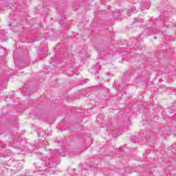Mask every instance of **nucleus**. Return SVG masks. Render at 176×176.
I'll return each mask as SVG.
<instances>
[{
    "label": "nucleus",
    "mask_w": 176,
    "mask_h": 176,
    "mask_svg": "<svg viewBox=\"0 0 176 176\" xmlns=\"http://www.w3.org/2000/svg\"><path fill=\"white\" fill-rule=\"evenodd\" d=\"M60 157V151L58 149H56L52 153V155L51 157V160L48 162V166L50 168H53L54 167H56L57 166V164L56 162H53L54 160H57L58 157Z\"/></svg>",
    "instance_id": "nucleus-2"
},
{
    "label": "nucleus",
    "mask_w": 176,
    "mask_h": 176,
    "mask_svg": "<svg viewBox=\"0 0 176 176\" xmlns=\"http://www.w3.org/2000/svg\"><path fill=\"white\" fill-rule=\"evenodd\" d=\"M89 96H90V94H85V97H89Z\"/></svg>",
    "instance_id": "nucleus-21"
},
{
    "label": "nucleus",
    "mask_w": 176,
    "mask_h": 176,
    "mask_svg": "<svg viewBox=\"0 0 176 176\" xmlns=\"http://www.w3.org/2000/svg\"><path fill=\"white\" fill-rule=\"evenodd\" d=\"M87 82H89L88 79L83 80L81 82V85H85V83H87Z\"/></svg>",
    "instance_id": "nucleus-16"
},
{
    "label": "nucleus",
    "mask_w": 176,
    "mask_h": 176,
    "mask_svg": "<svg viewBox=\"0 0 176 176\" xmlns=\"http://www.w3.org/2000/svg\"><path fill=\"white\" fill-rule=\"evenodd\" d=\"M131 140L132 141H133V142H140V141H145V140H146V138H145V137H142V132L139 133V138H138L137 136H132L131 137Z\"/></svg>",
    "instance_id": "nucleus-3"
},
{
    "label": "nucleus",
    "mask_w": 176,
    "mask_h": 176,
    "mask_svg": "<svg viewBox=\"0 0 176 176\" xmlns=\"http://www.w3.org/2000/svg\"><path fill=\"white\" fill-rule=\"evenodd\" d=\"M27 94H28V89H26V91L23 94V96H27Z\"/></svg>",
    "instance_id": "nucleus-19"
},
{
    "label": "nucleus",
    "mask_w": 176,
    "mask_h": 176,
    "mask_svg": "<svg viewBox=\"0 0 176 176\" xmlns=\"http://www.w3.org/2000/svg\"><path fill=\"white\" fill-rule=\"evenodd\" d=\"M157 37H154V39H157Z\"/></svg>",
    "instance_id": "nucleus-26"
},
{
    "label": "nucleus",
    "mask_w": 176,
    "mask_h": 176,
    "mask_svg": "<svg viewBox=\"0 0 176 176\" xmlns=\"http://www.w3.org/2000/svg\"><path fill=\"white\" fill-rule=\"evenodd\" d=\"M41 53H42V54H43L45 53V52L44 51H41Z\"/></svg>",
    "instance_id": "nucleus-23"
},
{
    "label": "nucleus",
    "mask_w": 176,
    "mask_h": 176,
    "mask_svg": "<svg viewBox=\"0 0 176 176\" xmlns=\"http://www.w3.org/2000/svg\"><path fill=\"white\" fill-rule=\"evenodd\" d=\"M94 16H97V13H95V14H94Z\"/></svg>",
    "instance_id": "nucleus-25"
},
{
    "label": "nucleus",
    "mask_w": 176,
    "mask_h": 176,
    "mask_svg": "<svg viewBox=\"0 0 176 176\" xmlns=\"http://www.w3.org/2000/svg\"><path fill=\"white\" fill-rule=\"evenodd\" d=\"M98 68H100V65H94L91 74H98Z\"/></svg>",
    "instance_id": "nucleus-9"
},
{
    "label": "nucleus",
    "mask_w": 176,
    "mask_h": 176,
    "mask_svg": "<svg viewBox=\"0 0 176 176\" xmlns=\"http://www.w3.org/2000/svg\"><path fill=\"white\" fill-rule=\"evenodd\" d=\"M38 171H43V173H46V171H47V169H42L41 167H39Z\"/></svg>",
    "instance_id": "nucleus-15"
},
{
    "label": "nucleus",
    "mask_w": 176,
    "mask_h": 176,
    "mask_svg": "<svg viewBox=\"0 0 176 176\" xmlns=\"http://www.w3.org/2000/svg\"><path fill=\"white\" fill-rule=\"evenodd\" d=\"M8 25H9L10 27H11V26H12V23H10Z\"/></svg>",
    "instance_id": "nucleus-24"
},
{
    "label": "nucleus",
    "mask_w": 176,
    "mask_h": 176,
    "mask_svg": "<svg viewBox=\"0 0 176 176\" xmlns=\"http://www.w3.org/2000/svg\"><path fill=\"white\" fill-rule=\"evenodd\" d=\"M173 112H175L174 115H175V113H176V111H173Z\"/></svg>",
    "instance_id": "nucleus-27"
},
{
    "label": "nucleus",
    "mask_w": 176,
    "mask_h": 176,
    "mask_svg": "<svg viewBox=\"0 0 176 176\" xmlns=\"http://www.w3.org/2000/svg\"><path fill=\"white\" fill-rule=\"evenodd\" d=\"M5 146H6V144H3V142L0 140V151H1L2 148H5Z\"/></svg>",
    "instance_id": "nucleus-12"
},
{
    "label": "nucleus",
    "mask_w": 176,
    "mask_h": 176,
    "mask_svg": "<svg viewBox=\"0 0 176 176\" xmlns=\"http://www.w3.org/2000/svg\"><path fill=\"white\" fill-rule=\"evenodd\" d=\"M144 21V19L140 17H136L133 19V25H135L136 24H141Z\"/></svg>",
    "instance_id": "nucleus-8"
},
{
    "label": "nucleus",
    "mask_w": 176,
    "mask_h": 176,
    "mask_svg": "<svg viewBox=\"0 0 176 176\" xmlns=\"http://www.w3.org/2000/svg\"><path fill=\"white\" fill-rule=\"evenodd\" d=\"M10 5H12V2H10V1L6 2V6H10Z\"/></svg>",
    "instance_id": "nucleus-17"
},
{
    "label": "nucleus",
    "mask_w": 176,
    "mask_h": 176,
    "mask_svg": "<svg viewBox=\"0 0 176 176\" xmlns=\"http://www.w3.org/2000/svg\"><path fill=\"white\" fill-rule=\"evenodd\" d=\"M157 10L160 12H162L161 15L160 16V21H162L164 25H167V17H168V15L170 14V12L168 11V8H164L163 10L160 9V7L157 8Z\"/></svg>",
    "instance_id": "nucleus-1"
},
{
    "label": "nucleus",
    "mask_w": 176,
    "mask_h": 176,
    "mask_svg": "<svg viewBox=\"0 0 176 176\" xmlns=\"http://www.w3.org/2000/svg\"><path fill=\"white\" fill-rule=\"evenodd\" d=\"M170 109H174V107H172Z\"/></svg>",
    "instance_id": "nucleus-28"
},
{
    "label": "nucleus",
    "mask_w": 176,
    "mask_h": 176,
    "mask_svg": "<svg viewBox=\"0 0 176 176\" xmlns=\"http://www.w3.org/2000/svg\"><path fill=\"white\" fill-rule=\"evenodd\" d=\"M3 120H5V116H3L0 117V124L3 123Z\"/></svg>",
    "instance_id": "nucleus-14"
},
{
    "label": "nucleus",
    "mask_w": 176,
    "mask_h": 176,
    "mask_svg": "<svg viewBox=\"0 0 176 176\" xmlns=\"http://www.w3.org/2000/svg\"><path fill=\"white\" fill-rule=\"evenodd\" d=\"M170 25H172L173 27H175V28H176V23H175V24H171Z\"/></svg>",
    "instance_id": "nucleus-20"
},
{
    "label": "nucleus",
    "mask_w": 176,
    "mask_h": 176,
    "mask_svg": "<svg viewBox=\"0 0 176 176\" xmlns=\"http://www.w3.org/2000/svg\"><path fill=\"white\" fill-rule=\"evenodd\" d=\"M135 13H137L135 6H132L131 8L126 10V14L128 16H131V14H134Z\"/></svg>",
    "instance_id": "nucleus-5"
},
{
    "label": "nucleus",
    "mask_w": 176,
    "mask_h": 176,
    "mask_svg": "<svg viewBox=\"0 0 176 176\" xmlns=\"http://www.w3.org/2000/svg\"><path fill=\"white\" fill-rule=\"evenodd\" d=\"M15 166H16L17 170H21V168H23V164H21L20 162L16 164Z\"/></svg>",
    "instance_id": "nucleus-11"
},
{
    "label": "nucleus",
    "mask_w": 176,
    "mask_h": 176,
    "mask_svg": "<svg viewBox=\"0 0 176 176\" xmlns=\"http://www.w3.org/2000/svg\"><path fill=\"white\" fill-rule=\"evenodd\" d=\"M11 98H12V99L14 98V96L12 95V96H11Z\"/></svg>",
    "instance_id": "nucleus-22"
},
{
    "label": "nucleus",
    "mask_w": 176,
    "mask_h": 176,
    "mask_svg": "<svg viewBox=\"0 0 176 176\" xmlns=\"http://www.w3.org/2000/svg\"><path fill=\"white\" fill-rule=\"evenodd\" d=\"M142 6L144 9H149V7L151 6V2L146 1L142 3Z\"/></svg>",
    "instance_id": "nucleus-10"
},
{
    "label": "nucleus",
    "mask_w": 176,
    "mask_h": 176,
    "mask_svg": "<svg viewBox=\"0 0 176 176\" xmlns=\"http://www.w3.org/2000/svg\"><path fill=\"white\" fill-rule=\"evenodd\" d=\"M162 130H163L164 134L165 135H170V132L171 131V129L170 128V126L163 127Z\"/></svg>",
    "instance_id": "nucleus-7"
},
{
    "label": "nucleus",
    "mask_w": 176,
    "mask_h": 176,
    "mask_svg": "<svg viewBox=\"0 0 176 176\" xmlns=\"http://www.w3.org/2000/svg\"><path fill=\"white\" fill-rule=\"evenodd\" d=\"M16 120L13 119V116H11L10 118L6 120V123L8 126H14L16 124Z\"/></svg>",
    "instance_id": "nucleus-4"
},
{
    "label": "nucleus",
    "mask_w": 176,
    "mask_h": 176,
    "mask_svg": "<svg viewBox=\"0 0 176 176\" xmlns=\"http://www.w3.org/2000/svg\"><path fill=\"white\" fill-rule=\"evenodd\" d=\"M12 151L10 149H6V151L3 153H0V157H2L3 156L4 157H7L8 156H11Z\"/></svg>",
    "instance_id": "nucleus-6"
},
{
    "label": "nucleus",
    "mask_w": 176,
    "mask_h": 176,
    "mask_svg": "<svg viewBox=\"0 0 176 176\" xmlns=\"http://www.w3.org/2000/svg\"><path fill=\"white\" fill-rule=\"evenodd\" d=\"M11 135H12V138H14V137H16V135H17V133H11Z\"/></svg>",
    "instance_id": "nucleus-18"
},
{
    "label": "nucleus",
    "mask_w": 176,
    "mask_h": 176,
    "mask_svg": "<svg viewBox=\"0 0 176 176\" xmlns=\"http://www.w3.org/2000/svg\"><path fill=\"white\" fill-rule=\"evenodd\" d=\"M136 46H138V48L139 50H142V47L141 46V43L140 42H138L136 43Z\"/></svg>",
    "instance_id": "nucleus-13"
}]
</instances>
